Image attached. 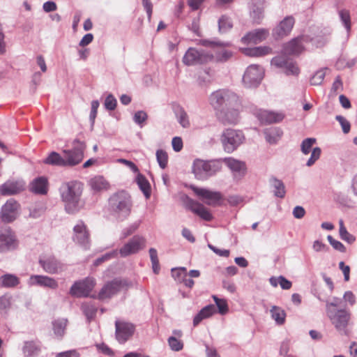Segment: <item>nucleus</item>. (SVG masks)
<instances>
[{
  "label": "nucleus",
  "instance_id": "f257e3e1",
  "mask_svg": "<svg viewBox=\"0 0 357 357\" xmlns=\"http://www.w3.org/2000/svg\"><path fill=\"white\" fill-rule=\"evenodd\" d=\"M82 191L83 184L79 181H71L62 184L60 194L67 213H75L79 210Z\"/></svg>",
  "mask_w": 357,
  "mask_h": 357
},
{
  "label": "nucleus",
  "instance_id": "f03ea898",
  "mask_svg": "<svg viewBox=\"0 0 357 357\" xmlns=\"http://www.w3.org/2000/svg\"><path fill=\"white\" fill-rule=\"evenodd\" d=\"M109 206L119 217L127 218L131 213L132 208L131 197L126 191L118 192L109 199Z\"/></svg>",
  "mask_w": 357,
  "mask_h": 357
},
{
  "label": "nucleus",
  "instance_id": "7ed1b4c3",
  "mask_svg": "<svg viewBox=\"0 0 357 357\" xmlns=\"http://www.w3.org/2000/svg\"><path fill=\"white\" fill-rule=\"evenodd\" d=\"M328 317L336 330L342 335H347V326L351 319V312L345 309L333 310L328 306Z\"/></svg>",
  "mask_w": 357,
  "mask_h": 357
},
{
  "label": "nucleus",
  "instance_id": "20e7f679",
  "mask_svg": "<svg viewBox=\"0 0 357 357\" xmlns=\"http://www.w3.org/2000/svg\"><path fill=\"white\" fill-rule=\"evenodd\" d=\"M238 97L229 91L218 90L210 96V103L218 112L231 106L233 103L237 105Z\"/></svg>",
  "mask_w": 357,
  "mask_h": 357
},
{
  "label": "nucleus",
  "instance_id": "39448f33",
  "mask_svg": "<svg viewBox=\"0 0 357 357\" xmlns=\"http://www.w3.org/2000/svg\"><path fill=\"white\" fill-rule=\"evenodd\" d=\"M73 144V149L63 150L62 151L66 160V167L75 166L79 164L84 158V153L86 149L85 143L78 139H75Z\"/></svg>",
  "mask_w": 357,
  "mask_h": 357
},
{
  "label": "nucleus",
  "instance_id": "423d86ee",
  "mask_svg": "<svg viewBox=\"0 0 357 357\" xmlns=\"http://www.w3.org/2000/svg\"><path fill=\"white\" fill-rule=\"evenodd\" d=\"M130 286V284L126 280L114 279L103 286L98 294V298H109L121 291L127 290Z\"/></svg>",
  "mask_w": 357,
  "mask_h": 357
},
{
  "label": "nucleus",
  "instance_id": "0eeeda50",
  "mask_svg": "<svg viewBox=\"0 0 357 357\" xmlns=\"http://www.w3.org/2000/svg\"><path fill=\"white\" fill-rule=\"evenodd\" d=\"M271 65L283 68L284 73L287 76L298 77L301 73L298 63L283 55L273 57L271 60Z\"/></svg>",
  "mask_w": 357,
  "mask_h": 357
},
{
  "label": "nucleus",
  "instance_id": "6e6552de",
  "mask_svg": "<svg viewBox=\"0 0 357 357\" xmlns=\"http://www.w3.org/2000/svg\"><path fill=\"white\" fill-rule=\"evenodd\" d=\"M213 55L205 52L203 50H197L195 48L190 47L185 52L183 62L187 66L196 64H203L213 60Z\"/></svg>",
  "mask_w": 357,
  "mask_h": 357
},
{
  "label": "nucleus",
  "instance_id": "1a4fd4ad",
  "mask_svg": "<svg viewBox=\"0 0 357 357\" xmlns=\"http://www.w3.org/2000/svg\"><path fill=\"white\" fill-rule=\"evenodd\" d=\"M243 139L242 132L232 129L225 130L221 137L225 150L228 153L234 151L242 143Z\"/></svg>",
  "mask_w": 357,
  "mask_h": 357
},
{
  "label": "nucleus",
  "instance_id": "9d476101",
  "mask_svg": "<svg viewBox=\"0 0 357 357\" xmlns=\"http://www.w3.org/2000/svg\"><path fill=\"white\" fill-rule=\"evenodd\" d=\"M264 71L262 68L256 64L249 66L243 77L245 85L248 87L257 86L263 78Z\"/></svg>",
  "mask_w": 357,
  "mask_h": 357
},
{
  "label": "nucleus",
  "instance_id": "9b49d317",
  "mask_svg": "<svg viewBox=\"0 0 357 357\" xmlns=\"http://www.w3.org/2000/svg\"><path fill=\"white\" fill-rule=\"evenodd\" d=\"M239 107L240 103L238 100L237 105L233 103L231 106L218 112V118L223 124H235L239 119Z\"/></svg>",
  "mask_w": 357,
  "mask_h": 357
},
{
  "label": "nucleus",
  "instance_id": "f8f14e48",
  "mask_svg": "<svg viewBox=\"0 0 357 357\" xmlns=\"http://www.w3.org/2000/svg\"><path fill=\"white\" fill-rule=\"evenodd\" d=\"M146 240L144 237L135 236L119 250L121 257L135 254L145 247Z\"/></svg>",
  "mask_w": 357,
  "mask_h": 357
},
{
  "label": "nucleus",
  "instance_id": "ddd939ff",
  "mask_svg": "<svg viewBox=\"0 0 357 357\" xmlns=\"http://www.w3.org/2000/svg\"><path fill=\"white\" fill-rule=\"evenodd\" d=\"M193 192L201 198L207 205L215 206L222 199V195L219 192L211 191L197 187L192 188Z\"/></svg>",
  "mask_w": 357,
  "mask_h": 357
},
{
  "label": "nucleus",
  "instance_id": "4468645a",
  "mask_svg": "<svg viewBox=\"0 0 357 357\" xmlns=\"http://www.w3.org/2000/svg\"><path fill=\"white\" fill-rule=\"evenodd\" d=\"M304 36H298L284 43L282 46V53L289 56H298L304 52Z\"/></svg>",
  "mask_w": 357,
  "mask_h": 357
},
{
  "label": "nucleus",
  "instance_id": "2eb2a0df",
  "mask_svg": "<svg viewBox=\"0 0 357 357\" xmlns=\"http://www.w3.org/2000/svg\"><path fill=\"white\" fill-rule=\"evenodd\" d=\"M116 338L120 343L126 342L134 333L135 326L133 324L123 321H116Z\"/></svg>",
  "mask_w": 357,
  "mask_h": 357
},
{
  "label": "nucleus",
  "instance_id": "dca6fc26",
  "mask_svg": "<svg viewBox=\"0 0 357 357\" xmlns=\"http://www.w3.org/2000/svg\"><path fill=\"white\" fill-rule=\"evenodd\" d=\"M95 286V281L91 278L75 282L71 287L70 293L71 295L81 297L87 296Z\"/></svg>",
  "mask_w": 357,
  "mask_h": 357
},
{
  "label": "nucleus",
  "instance_id": "f3484780",
  "mask_svg": "<svg viewBox=\"0 0 357 357\" xmlns=\"http://www.w3.org/2000/svg\"><path fill=\"white\" fill-rule=\"evenodd\" d=\"M295 23L292 16L284 17L273 29V35L276 39L282 38L288 36L291 31Z\"/></svg>",
  "mask_w": 357,
  "mask_h": 357
},
{
  "label": "nucleus",
  "instance_id": "a211bd4d",
  "mask_svg": "<svg viewBox=\"0 0 357 357\" xmlns=\"http://www.w3.org/2000/svg\"><path fill=\"white\" fill-rule=\"evenodd\" d=\"M20 204L13 199L6 202L1 208V219L3 222H10L16 218Z\"/></svg>",
  "mask_w": 357,
  "mask_h": 357
},
{
  "label": "nucleus",
  "instance_id": "6ab92c4d",
  "mask_svg": "<svg viewBox=\"0 0 357 357\" xmlns=\"http://www.w3.org/2000/svg\"><path fill=\"white\" fill-rule=\"evenodd\" d=\"M186 208L204 220L211 221L213 219V215L210 211L198 202L191 199H188L186 203Z\"/></svg>",
  "mask_w": 357,
  "mask_h": 357
},
{
  "label": "nucleus",
  "instance_id": "aec40b11",
  "mask_svg": "<svg viewBox=\"0 0 357 357\" xmlns=\"http://www.w3.org/2000/svg\"><path fill=\"white\" fill-rule=\"evenodd\" d=\"M24 190V183L20 181H7L0 185V194L9 196L18 194Z\"/></svg>",
  "mask_w": 357,
  "mask_h": 357
},
{
  "label": "nucleus",
  "instance_id": "412c9836",
  "mask_svg": "<svg viewBox=\"0 0 357 357\" xmlns=\"http://www.w3.org/2000/svg\"><path fill=\"white\" fill-rule=\"evenodd\" d=\"M74 241L82 244H87L89 241L90 234L86 225L84 222L79 221L73 228Z\"/></svg>",
  "mask_w": 357,
  "mask_h": 357
},
{
  "label": "nucleus",
  "instance_id": "4be33fe9",
  "mask_svg": "<svg viewBox=\"0 0 357 357\" xmlns=\"http://www.w3.org/2000/svg\"><path fill=\"white\" fill-rule=\"evenodd\" d=\"M268 36V31L264 29H256L248 33L242 38L241 41L244 44H257L266 40Z\"/></svg>",
  "mask_w": 357,
  "mask_h": 357
},
{
  "label": "nucleus",
  "instance_id": "5701e85b",
  "mask_svg": "<svg viewBox=\"0 0 357 357\" xmlns=\"http://www.w3.org/2000/svg\"><path fill=\"white\" fill-rule=\"evenodd\" d=\"M257 117L262 123L270 124L282 121L284 116L280 112L259 110L257 114Z\"/></svg>",
  "mask_w": 357,
  "mask_h": 357
},
{
  "label": "nucleus",
  "instance_id": "b1692460",
  "mask_svg": "<svg viewBox=\"0 0 357 357\" xmlns=\"http://www.w3.org/2000/svg\"><path fill=\"white\" fill-rule=\"evenodd\" d=\"M48 180L45 176H40L35 178L30 183V190L38 195H46L48 191Z\"/></svg>",
  "mask_w": 357,
  "mask_h": 357
},
{
  "label": "nucleus",
  "instance_id": "393cba45",
  "mask_svg": "<svg viewBox=\"0 0 357 357\" xmlns=\"http://www.w3.org/2000/svg\"><path fill=\"white\" fill-rule=\"evenodd\" d=\"M30 282L31 284H37L40 287H49L51 289H56L58 287V283L54 279L44 275H32L30 278Z\"/></svg>",
  "mask_w": 357,
  "mask_h": 357
},
{
  "label": "nucleus",
  "instance_id": "a878e982",
  "mask_svg": "<svg viewBox=\"0 0 357 357\" xmlns=\"http://www.w3.org/2000/svg\"><path fill=\"white\" fill-rule=\"evenodd\" d=\"M223 161L235 175H244L245 174L246 165L245 162L233 158H225Z\"/></svg>",
  "mask_w": 357,
  "mask_h": 357
},
{
  "label": "nucleus",
  "instance_id": "bb28decb",
  "mask_svg": "<svg viewBox=\"0 0 357 357\" xmlns=\"http://www.w3.org/2000/svg\"><path fill=\"white\" fill-rule=\"evenodd\" d=\"M192 171L197 179L204 180L208 177L207 163L205 160H196L193 164Z\"/></svg>",
  "mask_w": 357,
  "mask_h": 357
},
{
  "label": "nucleus",
  "instance_id": "cd10ccee",
  "mask_svg": "<svg viewBox=\"0 0 357 357\" xmlns=\"http://www.w3.org/2000/svg\"><path fill=\"white\" fill-rule=\"evenodd\" d=\"M39 263L47 273L54 274L60 268L59 263L54 257H49L46 259H40Z\"/></svg>",
  "mask_w": 357,
  "mask_h": 357
},
{
  "label": "nucleus",
  "instance_id": "c85d7f7f",
  "mask_svg": "<svg viewBox=\"0 0 357 357\" xmlns=\"http://www.w3.org/2000/svg\"><path fill=\"white\" fill-rule=\"evenodd\" d=\"M241 52L246 56L258 57L271 54L272 50L268 46H261L256 47L242 48Z\"/></svg>",
  "mask_w": 357,
  "mask_h": 357
},
{
  "label": "nucleus",
  "instance_id": "c756f323",
  "mask_svg": "<svg viewBox=\"0 0 357 357\" xmlns=\"http://www.w3.org/2000/svg\"><path fill=\"white\" fill-rule=\"evenodd\" d=\"M0 245L7 249H13L17 246L14 234L10 230H5L0 234Z\"/></svg>",
  "mask_w": 357,
  "mask_h": 357
},
{
  "label": "nucleus",
  "instance_id": "7c9ffc66",
  "mask_svg": "<svg viewBox=\"0 0 357 357\" xmlns=\"http://www.w3.org/2000/svg\"><path fill=\"white\" fill-rule=\"evenodd\" d=\"M20 283V279L15 275L6 273L0 277V287L15 288Z\"/></svg>",
  "mask_w": 357,
  "mask_h": 357
},
{
  "label": "nucleus",
  "instance_id": "2f4dec72",
  "mask_svg": "<svg viewBox=\"0 0 357 357\" xmlns=\"http://www.w3.org/2000/svg\"><path fill=\"white\" fill-rule=\"evenodd\" d=\"M43 163L59 167H66L64 155H61L57 152H51L46 158L44 159Z\"/></svg>",
  "mask_w": 357,
  "mask_h": 357
},
{
  "label": "nucleus",
  "instance_id": "473e14b6",
  "mask_svg": "<svg viewBox=\"0 0 357 357\" xmlns=\"http://www.w3.org/2000/svg\"><path fill=\"white\" fill-rule=\"evenodd\" d=\"M216 312L215 306L208 305L202 308L193 319L194 326H197L203 319H206Z\"/></svg>",
  "mask_w": 357,
  "mask_h": 357
},
{
  "label": "nucleus",
  "instance_id": "72a5a7b5",
  "mask_svg": "<svg viewBox=\"0 0 357 357\" xmlns=\"http://www.w3.org/2000/svg\"><path fill=\"white\" fill-rule=\"evenodd\" d=\"M89 185L95 192L106 190L109 188V184L103 176H97L89 181Z\"/></svg>",
  "mask_w": 357,
  "mask_h": 357
},
{
  "label": "nucleus",
  "instance_id": "f704fd0d",
  "mask_svg": "<svg viewBox=\"0 0 357 357\" xmlns=\"http://www.w3.org/2000/svg\"><path fill=\"white\" fill-rule=\"evenodd\" d=\"M270 183L272 188L274 189V195L280 198H283L285 196V187L282 181L278 180L275 178L270 179Z\"/></svg>",
  "mask_w": 357,
  "mask_h": 357
},
{
  "label": "nucleus",
  "instance_id": "c9c22d12",
  "mask_svg": "<svg viewBox=\"0 0 357 357\" xmlns=\"http://www.w3.org/2000/svg\"><path fill=\"white\" fill-rule=\"evenodd\" d=\"M269 282L273 287H276L279 284L281 288L285 290L290 289L292 286L291 282L282 275L279 277H271L269 279Z\"/></svg>",
  "mask_w": 357,
  "mask_h": 357
},
{
  "label": "nucleus",
  "instance_id": "e433bc0d",
  "mask_svg": "<svg viewBox=\"0 0 357 357\" xmlns=\"http://www.w3.org/2000/svg\"><path fill=\"white\" fill-rule=\"evenodd\" d=\"M265 138L270 144L276 143L282 137V131L278 128H271L264 132Z\"/></svg>",
  "mask_w": 357,
  "mask_h": 357
},
{
  "label": "nucleus",
  "instance_id": "4c0bfd02",
  "mask_svg": "<svg viewBox=\"0 0 357 357\" xmlns=\"http://www.w3.org/2000/svg\"><path fill=\"white\" fill-rule=\"evenodd\" d=\"M271 317L275 322L282 325L285 321L286 312L281 307L278 306H273L271 310Z\"/></svg>",
  "mask_w": 357,
  "mask_h": 357
},
{
  "label": "nucleus",
  "instance_id": "58836bf2",
  "mask_svg": "<svg viewBox=\"0 0 357 357\" xmlns=\"http://www.w3.org/2000/svg\"><path fill=\"white\" fill-rule=\"evenodd\" d=\"M174 112L179 123L183 128H188L190 126V121L185 110L182 107L176 106L174 109Z\"/></svg>",
  "mask_w": 357,
  "mask_h": 357
},
{
  "label": "nucleus",
  "instance_id": "ea45409f",
  "mask_svg": "<svg viewBox=\"0 0 357 357\" xmlns=\"http://www.w3.org/2000/svg\"><path fill=\"white\" fill-rule=\"evenodd\" d=\"M68 324V320L66 319H61L55 320L53 322V330L54 334L57 336L61 337L65 333V330Z\"/></svg>",
  "mask_w": 357,
  "mask_h": 357
},
{
  "label": "nucleus",
  "instance_id": "a19ab883",
  "mask_svg": "<svg viewBox=\"0 0 357 357\" xmlns=\"http://www.w3.org/2000/svg\"><path fill=\"white\" fill-rule=\"evenodd\" d=\"M208 176H211L219 172L222 169V161L220 160H213L206 161Z\"/></svg>",
  "mask_w": 357,
  "mask_h": 357
},
{
  "label": "nucleus",
  "instance_id": "79ce46f5",
  "mask_svg": "<svg viewBox=\"0 0 357 357\" xmlns=\"http://www.w3.org/2000/svg\"><path fill=\"white\" fill-rule=\"evenodd\" d=\"M137 183L146 198H149L151 194V187L147 179L142 175H139L137 178Z\"/></svg>",
  "mask_w": 357,
  "mask_h": 357
},
{
  "label": "nucleus",
  "instance_id": "37998d69",
  "mask_svg": "<svg viewBox=\"0 0 357 357\" xmlns=\"http://www.w3.org/2000/svg\"><path fill=\"white\" fill-rule=\"evenodd\" d=\"M149 255L152 264L153 271L154 272V273L158 274L160 270V266L159 264L157 250L155 248H150Z\"/></svg>",
  "mask_w": 357,
  "mask_h": 357
},
{
  "label": "nucleus",
  "instance_id": "c03bdc74",
  "mask_svg": "<svg viewBox=\"0 0 357 357\" xmlns=\"http://www.w3.org/2000/svg\"><path fill=\"white\" fill-rule=\"evenodd\" d=\"M213 301L218 308V312L221 314H225L229 311L228 304L225 299L219 298L216 296H213Z\"/></svg>",
  "mask_w": 357,
  "mask_h": 357
},
{
  "label": "nucleus",
  "instance_id": "a18cd8bd",
  "mask_svg": "<svg viewBox=\"0 0 357 357\" xmlns=\"http://www.w3.org/2000/svg\"><path fill=\"white\" fill-rule=\"evenodd\" d=\"M340 225V235L342 240L346 241L349 243H352L355 241V237L350 234L346 227H344V222L342 220L339 221Z\"/></svg>",
  "mask_w": 357,
  "mask_h": 357
},
{
  "label": "nucleus",
  "instance_id": "49530a36",
  "mask_svg": "<svg viewBox=\"0 0 357 357\" xmlns=\"http://www.w3.org/2000/svg\"><path fill=\"white\" fill-rule=\"evenodd\" d=\"M157 161L162 169H165L168 162V155L166 151L160 149L156 152Z\"/></svg>",
  "mask_w": 357,
  "mask_h": 357
},
{
  "label": "nucleus",
  "instance_id": "de8ad7c7",
  "mask_svg": "<svg viewBox=\"0 0 357 357\" xmlns=\"http://www.w3.org/2000/svg\"><path fill=\"white\" fill-rule=\"evenodd\" d=\"M186 273L187 269L184 267L172 269V274L173 278L179 283H181V282L183 280Z\"/></svg>",
  "mask_w": 357,
  "mask_h": 357
},
{
  "label": "nucleus",
  "instance_id": "09e8293b",
  "mask_svg": "<svg viewBox=\"0 0 357 357\" xmlns=\"http://www.w3.org/2000/svg\"><path fill=\"white\" fill-rule=\"evenodd\" d=\"M316 143L315 138H307L304 139L301 144V151L305 155H307L314 145Z\"/></svg>",
  "mask_w": 357,
  "mask_h": 357
},
{
  "label": "nucleus",
  "instance_id": "8fccbe9b",
  "mask_svg": "<svg viewBox=\"0 0 357 357\" xmlns=\"http://www.w3.org/2000/svg\"><path fill=\"white\" fill-rule=\"evenodd\" d=\"M219 29L222 32H225L232 27V23L230 19L227 16H222L219 20Z\"/></svg>",
  "mask_w": 357,
  "mask_h": 357
},
{
  "label": "nucleus",
  "instance_id": "3c124183",
  "mask_svg": "<svg viewBox=\"0 0 357 357\" xmlns=\"http://www.w3.org/2000/svg\"><path fill=\"white\" fill-rule=\"evenodd\" d=\"M326 73L324 70H319L315 73L310 79V84L314 86L319 85L324 81Z\"/></svg>",
  "mask_w": 357,
  "mask_h": 357
},
{
  "label": "nucleus",
  "instance_id": "603ef678",
  "mask_svg": "<svg viewBox=\"0 0 357 357\" xmlns=\"http://www.w3.org/2000/svg\"><path fill=\"white\" fill-rule=\"evenodd\" d=\"M340 17L341 20L344 24L345 28L347 31H349L351 29V17L349 11L347 10H341L339 12Z\"/></svg>",
  "mask_w": 357,
  "mask_h": 357
},
{
  "label": "nucleus",
  "instance_id": "864d4df0",
  "mask_svg": "<svg viewBox=\"0 0 357 357\" xmlns=\"http://www.w3.org/2000/svg\"><path fill=\"white\" fill-rule=\"evenodd\" d=\"M82 309L89 321L94 318L97 312V308L92 305H84Z\"/></svg>",
  "mask_w": 357,
  "mask_h": 357
},
{
  "label": "nucleus",
  "instance_id": "5fc2aeb1",
  "mask_svg": "<svg viewBox=\"0 0 357 357\" xmlns=\"http://www.w3.org/2000/svg\"><path fill=\"white\" fill-rule=\"evenodd\" d=\"M39 351L38 347L33 342H26L24 347V352L27 356H32Z\"/></svg>",
  "mask_w": 357,
  "mask_h": 357
},
{
  "label": "nucleus",
  "instance_id": "6e6d98bb",
  "mask_svg": "<svg viewBox=\"0 0 357 357\" xmlns=\"http://www.w3.org/2000/svg\"><path fill=\"white\" fill-rule=\"evenodd\" d=\"M321 150L319 147L314 148L312 151L311 156L307 160L306 165L308 167L313 165L315 162L320 158Z\"/></svg>",
  "mask_w": 357,
  "mask_h": 357
},
{
  "label": "nucleus",
  "instance_id": "4d7b16f0",
  "mask_svg": "<svg viewBox=\"0 0 357 357\" xmlns=\"http://www.w3.org/2000/svg\"><path fill=\"white\" fill-rule=\"evenodd\" d=\"M168 342H169V347L174 351H178L183 349V344L181 342V341L177 340L174 337H170L168 339Z\"/></svg>",
  "mask_w": 357,
  "mask_h": 357
},
{
  "label": "nucleus",
  "instance_id": "13d9d810",
  "mask_svg": "<svg viewBox=\"0 0 357 357\" xmlns=\"http://www.w3.org/2000/svg\"><path fill=\"white\" fill-rule=\"evenodd\" d=\"M11 298L6 295L0 297V310H7L10 307Z\"/></svg>",
  "mask_w": 357,
  "mask_h": 357
},
{
  "label": "nucleus",
  "instance_id": "bf43d9fd",
  "mask_svg": "<svg viewBox=\"0 0 357 357\" xmlns=\"http://www.w3.org/2000/svg\"><path fill=\"white\" fill-rule=\"evenodd\" d=\"M116 106V100L112 95H109L105 102V107L109 110H114Z\"/></svg>",
  "mask_w": 357,
  "mask_h": 357
},
{
  "label": "nucleus",
  "instance_id": "052dcab7",
  "mask_svg": "<svg viewBox=\"0 0 357 357\" xmlns=\"http://www.w3.org/2000/svg\"><path fill=\"white\" fill-rule=\"evenodd\" d=\"M336 119L340 123L342 130L344 133H348L350 131V123L349 122L342 116H337Z\"/></svg>",
  "mask_w": 357,
  "mask_h": 357
},
{
  "label": "nucleus",
  "instance_id": "680f3d73",
  "mask_svg": "<svg viewBox=\"0 0 357 357\" xmlns=\"http://www.w3.org/2000/svg\"><path fill=\"white\" fill-rule=\"evenodd\" d=\"M147 119V114L144 111H138L135 114L134 121L137 124H142Z\"/></svg>",
  "mask_w": 357,
  "mask_h": 357
},
{
  "label": "nucleus",
  "instance_id": "e2e57ef3",
  "mask_svg": "<svg viewBox=\"0 0 357 357\" xmlns=\"http://www.w3.org/2000/svg\"><path fill=\"white\" fill-rule=\"evenodd\" d=\"M172 144L173 149L175 151H176V152L180 151L183 148L182 139L179 137H174L172 139Z\"/></svg>",
  "mask_w": 357,
  "mask_h": 357
},
{
  "label": "nucleus",
  "instance_id": "0e129e2a",
  "mask_svg": "<svg viewBox=\"0 0 357 357\" xmlns=\"http://www.w3.org/2000/svg\"><path fill=\"white\" fill-rule=\"evenodd\" d=\"M328 240L335 249L340 251H344L345 248L341 242L335 240L331 236H328Z\"/></svg>",
  "mask_w": 357,
  "mask_h": 357
},
{
  "label": "nucleus",
  "instance_id": "69168bd1",
  "mask_svg": "<svg viewBox=\"0 0 357 357\" xmlns=\"http://www.w3.org/2000/svg\"><path fill=\"white\" fill-rule=\"evenodd\" d=\"M345 302L348 303L350 305H354L356 303V296L351 291H347L343 296Z\"/></svg>",
  "mask_w": 357,
  "mask_h": 357
},
{
  "label": "nucleus",
  "instance_id": "338daca9",
  "mask_svg": "<svg viewBox=\"0 0 357 357\" xmlns=\"http://www.w3.org/2000/svg\"><path fill=\"white\" fill-rule=\"evenodd\" d=\"M208 248L220 257H227L229 256L230 252L229 250H220L210 244L208 245Z\"/></svg>",
  "mask_w": 357,
  "mask_h": 357
},
{
  "label": "nucleus",
  "instance_id": "774afa93",
  "mask_svg": "<svg viewBox=\"0 0 357 357\" xmlns=\"http://www.w3.org/2000/svg\"><path fill=\"white\" fill-rule=\"evenodd\" d=\"M93 40V36L92 33H87L83 36L80 40L79 45L81 47H85L90 44Z\"/></svg>",
  "mask_w": 357,
  "mask_h": 357
}]
</instances>
